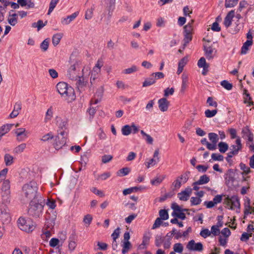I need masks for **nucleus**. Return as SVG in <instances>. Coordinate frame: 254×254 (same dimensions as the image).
Returning a JSON list of instances; mask_svg holds the SVG:
<instances>
[{
    "label": "nucleus",
    "mask_w": 254,
    "mask_h": 254,
    "mask_svg": "<svg viewBox=\"0 0 254 254\" xmlns=\"http://www.w3.org/2000/svg\"><path fill=\"white\" fill-rule=\"evenodd\" d=\"M197 65L199 67H202L204 70L207 68L208 66L206 64V61L204 58H201L198 61Z\"/></svg>",
    "instance_id": "45"
},
{
    "label": "nucleus",
    "mask_w": 254,
    "mask_h": 254,
    "mask_svg": "<svg viewBox=\"0 0 254 254\" xmlns=\"http://www.w3.org/2000/svg\"><path fill=\"white\" fill-rule=\"evenodd\" d=\"M186 247L190 251L195 252H201L203 249V245L201 243H195L193 240L190 241Z\"/></svg>",
    "instance_id": "13"
},
{
    "label": "nucleus",
    "mask_w": 254,
    "mask_h": 254,
    "mask_svg": "<svg viewBox=\"0 0 254 254\" xmlns=\"http://www.w3.org/2000/svg\"><path fill=\"white\" fill-rule=\"evenodd\" d=\"M17 2L21 7H26V9L33 8L35 3L32 0H17Z\"/></svg>",
    "instance_id": "21"
},
{
    "label": "nucleus",
    "mask_w": 254,
    "mask_h": 254,
    "mask_svg": "<svg viewBox=\"0 0 254 254\" xmlns=\"http://www.w3.org/2000/svg\"><path fill=\"white\" fill-rule=\"evenodd\" d=\"M163 243L164 248L165 249H168L170 248L171 245V240L164 238L162 240Z\"/></svg>",
    "instance_id": "63"
},
{
    "label": "nucleus",
    "mask_w": 254,
    "mask_h": 254,
    "mask_svg": "<svg viewBox=\"0 0 254 254\" xmlns=\"http://www.w3.org/2000/svg\"><path fill=\"white\" fill-rule=\"evenodd\" d=\"M106 3L107 4L108 8L109 9V13L111 11H112L114 8L115 3L116 0H105Z\"/></svg>",
    "instance_id": "52"
},
{
    "label": "nucleus",
    "mask_w": 254,
    "mask_h": 254,
    "mask_svg": "<svg viewBox=\"0 0 254 254\" xmlns=\"http://www.w3.org/2000/svg\"><path fill=\"white\" fill-rule=\"evenodd\" d=\"M164 178V176L156 177L155 178L151 181V183L152 185L158 186L163 181Z\"/></svg>",
    "instance_id": "38"
},
{
    "label": "nucleus",
    "mask_w": 254,
    "mask_h": 254,
    "mask_svg": "<svg viewBox=\"0 0 254 254\" xmlns=\"http://www.w3.org/2000/svg\"><path fill=\"white\" fill-rule=\"evenodd\" d=\"M204 50L205 52V55L207 59H211L213 58L214 54L216 51L214 48L211 47H205Z\"/></svg>",
    "instance_id": "23"
},
{
    "label": "nucleus",
    "mask_w": 254,
    "mask_h": 254,
    "mask_svg": "<svg viewBox=\"0 0 254 254\" xmlns=\"http://www.w3.org/2000/svg\"><path fill=\"white\" fill-rule=\"evenodd\" d=\"M60 0H51L47 14L50 15L56 7Z\"/></svg>",
    "instance_id": "40"
},
{
    "label": "nucleus",
    "mask_w": 254,
    "mask_h": 254,
    "mask_svg": "<svg viewBox=\"0 0 254 254\" xmlns=\"http://www.w3.org/2000/svg\"><path fill=\"white\" fill-rule=\"evenodd\" d=\"M45 204V200L42 196H39L37 199L32 200L28 209L29 214L34 218L40 217L42 215Z\"/></svg>",
    "instance_id": "3"
},
{
    "label": "nucleus",
    "mask_w": 254,
    "mask_h": 254,
    "mask_svg": "<svg viewBox=\"0 0 254 254\" xmlns=\"http://www.w3.org/2000/svg\"><path fill=\"white\" fill-rule=\"evenodd\" d=\"M122 133L124 135H128L131 133V126L125 125L122 128Z\"/></svg>",
    "instance_id": "39"
},
{
    "label": "nucleus",
    "mask_w": 254,
    "mask_h": 254,
    "mask_svg": "<svg viewBox=\"0 0 254 254\" xmlns=\"http://www.w3.org/2000/svg\"><path fill=\"white\" fill-rule=\"evenodd\" d=\"M192 34L184 33V46L185 47L191 40Z\"/></svg>",
    "instance_id": "57"
},
{
    "label": "nucleus",
    "mask_w": 254,
    "mask_h": 254,
    "mask_svg": "<svg viewBox=\"0 0 254 254\" xmlns=\"http://www.w3.org/2000/svg\"><path fill=\"white\" fill-rule=\"evenodd\" d=\"M54 124L57 127V131L60 135H68V120L61 116H56Z\"/></svg>",
    "instance_id": "5"
},
{
    "label": "nucleus",
    "mask_w": 254,
    "mask_h": 254,
    "mask_svg": "<svg viewBox=\"0 0 254 254\" xmlns=\"http://www.w3.org/2000/svg\"><path fill=\"white\" fill-rule=\"evenodd\" d=\"M158 107L162 112H166L168 109L169 102L165 98H162L158 101Z\"/></svg>",
    "instance_id": "19"
},
{
    "label": "nucleus",
    "mask_w": 254,
    "mask_h": 254,
    "mask_svg": "<svg viewBox=\"0 0 254 254\" xmlns=\"http://www.w3.org/2000/svg\"><path fill=\"white\" fill-rule=\"evenodd\" d=\"M90 190L94 194L100 197H104L105 196L104 192L101 190H98L96 188L93 187L90 189Z\"/></svg>",
    "instance_id": "60"
},
{
    "label": "nucleus",
    "mask_w": 254,
    "mask_h": 254,
    "mask_svg": "<svg viewBox=\"0 0 254 254\" xmlns=\"http://www.w3.org/2000/svg\"><path fill=\"white\" fill-rule=\"evenodd\" d=\"M103 65V63L102 60H98L95 65L93 68L92 71H91V75L90 77V83L91 84L93 83V81H94L98 78V74L101 71V68Z\"/></svg>",
    "instance_id": "9"
},
{
    "label": "nucleus",
    "mask_w": 254,
    "mask_h": 254,
    "mask_svg": "<svg viewBox=\"0 0 254 254\" xmlns=\"http://www.w3.org/2000/svg\"><path fill=\"white\" fill-rule=\"evenodd\" d=\"M2 191L6 196L10 194V182L8 180L3 181L2 186Z\"/></svg>",
    "instance_id": "25"
},
{
    "label": "nucleus",
    "mask_w": 254,
    "mask_h": 254,
    "mask_svg": "<svg viewBox=\"0 0 254 254\" xmlns=\"http://www.w3.org/2000/svg\"><path fill=\"white\" fill-rule=\"evenodd\" d=\"M22 108V104L20 102H17L14 105L13 110L10 114L9 118L13 119L16 118L20 113Z\"/></svg>",
    "instance_id": "17"
},
{
    "label": "nucleus",
    "mask_w": 254,
    "mask_h": 254,
    "mask_svg": "<svg viewBox=\"0 0 254 254\" xmlns=\"http://www.w3.org/2000/svg\"><path fill=\"white\" fill-rule=\"evenodd\" d=\"M239 0H225V6L226 7H233L237 5Z\"/></svg>",
    "instance_id": "44"
},
{
    "label": "nucleus",
    "mask_w": 254,
    "mask_h": 254,
    "mask_svg": "<svg viewBox=\"0 0 254 254\" xmlns=\"http://www.w3.org/2000/svg\"><path fill=\"white\" fill-rule=\"evenodd\" d=\"M18 227L26 232H31L35 228V224L30 218L20 217L17 221Z\"/></svg>",
    "instance_id": "6"
},
{
    "label": "nucleus",
    "mask_w": 254,
    "mask_h": 254,
    "mask_svg": "<svg viewBox=\"0 0 254 254\" xmlns=\"http://www.w3.org/2000/svg\"><path fill=\"white\" fill-rule=\"evenodd\" d=\"M253 42L251 40H247L241 48V54L245 55L249 50L250 47L252 45Z\"/></svg>",
    "instance_id": "29"
},
{
    "label": "nucleus",
    "mask_w": 254,
    "mask_h": 254,
    "mask_svg": "<svg viewBox=\"0 0 254 254\" xmlns=\"http://www.w3.org/2000/svg\"><path fill=\"white\" fill-rule=\"evenodd\" d=\"M17 15L16 13L10 14L8 17V22L9 24L12 26H14L17 23Z\"/></svg>",
    "instance_id": "33"
},
{
    "label": "nucleus",
    "mask_w": 254,
    "mask_h": 254,
    "mask_svg": "<svg viewBox=\"0 0 254 254\" xmlns=\"http://www.w3.org/2000/svg\"><path fill=\"white\" fill-rule=\"evenodd\" d=\"M38 187L35 181H31L25 184L22 188V196L27 201L34 200L38 199L41 194L38 193Z\"/></svg>",
    "instance_id": "1"
},
{
    "label": "nucleus",
    "mask_w": 254,
    "mask_h": 254,
    "mask_svg": "<svg viewBox=\"0 0 254 254\" xmlns=\"http://www.w3.org/2000/svg\"><path fill=\"white\" fill-rule=\"evenodd\" d=\"M192 193V189L190 188H187L185 190L178 193V197L181 201L188 200Z\"/></svg>",
    "instance_id": "14"
},
{
    "label": "nucleus",
    "mask_w": 254,
    "mask_h": 254,
    "mask_svg": "<svg viewBox=\"0 0 254 254\" xmlns=\"http://www.w3.org/2000/svg\"><path fill=\"white\" fill-rule=\"evenodd\" d=\"M97 135L100 140H104L107 138V135L102 128H99L97 131Z\"/></svg>",
    "instance_id": "53"
},
{
    "label": "nucleus",
    "mask_w": 254,
    "mask_h": 254,
    "mask_svg": "<svg viewBox=\"0 0 254 254\" xmlns=\"http://www.w3.org/2000/svg\"><path fill=\"white\" fill-rule=\"evenodd\" d=\"M234 16L235 11L234 10H231L227 14L223 22L224 25L226 28L229 27L231 25L232 19L234 18Z\"/></svg>",
    "instance_id": "20"
},
{
    "label": "nucleus",
    "mask_w": 254,
    "mask_h": 254,
    "mask_svg": "<svg viewBox=\"0 0 254 254\" xmlns=\"http://www.w3.org/2000/svg\"><path fill=\"white\" fill-rule=\"evenodd\" d=\"M90 67L88 65H85L82 68L81 73L77 76L76 79L72 80L76 82L75 84L79 89L82 90L88 83V76L90 74Z\"/></svg>",
    "instance_id": "4"
},
{
    "label": "nucleus",
    "mask_w": 254,
    "mask_h": 254,
    "mask_svg": "<svg viewBox=\"0 0 254 254\" xmlns=\"http://www.w3.org/2000/svg\"><path fill=\"white\" fill-rule=\"evenodd\" d=\"M26 146L25 143H22L14 148V152L16 153H20L24 150Z\"/></svg>",
    "instance_id": "55"
},
{
    "label": "nucleus",
    "mask_w": 254,
    "mask_h": 254,
    "mask_svg": "<svg viewBox=\"0 0 254 254\" xmlns=\"http://www.w3.org/2000/svg\"><path fill=\"white\" fill-rule=\"evenodd\" d=\"M182 85L181 91L184 92L188 87L189 83V76L188 75L184 73L182 75Z\"/></svg>",
    "instance_id": "22"
},
{
    "label": "nucleus",
    "mask_w": 254,
    "mask_h": 254,
    "mask_svg": "<svg viewBox=\"0 0 254 254\" xmlns=\"http://www.w3.org/2000/svg\"><path fill=\"white\" fill-rule=\"evenodd\" d=\"M156 82L155 79L153 77L146 79L143 83V87H147L153 84Z\"/></svg>",
    "instance_id": "56"
},
{
    "label": "nucleus",
    "mask_w": 254,
    "mask_h": 254,
    "mask_svg": "<svg viewBox=\"0 0 254 254\" xmlns=\"http://www.w3.org/2000/svg\"><path fill=\"white\" fill-rule=\"evenodd\" d=\"M166 24V20L162 17L156 19V26L158 27H164Z\"/></svg>",
    "instance_id": "41"
},
{
    "label": "nucleus",
    "mask_w": 254,
    "mask_h": 254,
    "mask_svg": "<svg viewBox=\"0 0 254 254\" xmlns=\"http://www.w3.org/2000/svg\"><path fill=\"white\" fill-rule=\"evenodd\" d=\"M221 85L228 90H231L233 87L232 84L227 80H223L221 81Z\"/></svg>",
    "instance_id": "59"
},
{
    "label": "nucleus",
    "mask_w": 254,
    "mask_h": 254,
    "mask_svg": "<svg viewBox=\"0 0 254 254\" xmlns=\"http://www.w3.org/2000/svg\"><path fill=\"white\" fill-rule=\"evenodd\" d=\"M209 180L210 179L209 177L206 175H204L201 176L197 182H195V184L198 185H204L208 183Z\"/></svg>",
    "instance_id": "35"
},
{
    "label": "nucleus",
    "mask_w": 254,
    "mask_h": 254,
    "mask_svg": "<svg viewBox=\"0 0 254 254\" xmlns=\"http://www.w3.org/2000/svg\"><path fill=\"white\" fill-rule=\"evenodd\" d=\"M208 138L212 143L215 144L217 143L219 139L218 135L213 132L208 133Z\"/></svg>",
    "instance_id": "47"
},
{
    "label": "nucleus",
    "mask_w": 254,
    "mask_h": 254,
    "mask_svg": "<svg viewBox=\"0 0 254 254\" xmlns=\"http://www.w3.org/2000/svg\"><path fill=\"white\" fill-rule=\"evenodd\" d=\"M94 10V6L93 5L91 8H89L86 11L85 14V18L86 19L89 20L92 18L93 15Z\"/></svg>",
    "instance_id": "46"
},
{
    "label": "nucleus",
    "mask_w": 254,
    "mask_h": 254,
    "mask_svg": "<svg viewBox=\"0 0 254 254\" xmlns=\"http://www.w3.org/2000/svg\"><path fill=\"white\" fill-rule=\"evenodd\" d=\"M217 113V110H210L208 109L205 111V115L207 118H212L215 116Z\"/></svg>",
    "instance_id": "58"
},
{
    "label": "nucleus",
    "mask_w": 254,
    "mask_h": 254,
    "mask_svg": "<svg viewBox=\"0 0 254 254\" xmlns=\"http://www.w3.org/2000/svg\"><path fill=\"white\" fill-rule=\"evenodd\" d=\"M218 146L219 151L221 153H225L228 149V145L224 142H220Z\"/></svg>",
    "instance_id": "43"
},
{
    "label": "nucleus",
    "mask_w": 254,
    "mask_h": 254,
    "mask_svg": "<svg viewBox=\"0 0 254 254\" xmlns=\"http://www.w3.org/2000/svg\"><path fill=\"white\" fill-rule=\"evenodd\" d=\"M49 47V41L46 39L40 45V48L43 51H46Z\"/></svg>",
    "instance_id": "64"
},
{
    "label": "nucleus",
    "mask_w": 254,
    "mask_h": 254,
    "mask_svg": "<svg viewBox=\"0 0 254 254\" xmlns=\"http://www.w3.org/2000/svg\"><path fill=\"white\" fill-rule=\"evenodd\" d=\"M79 12L78 11L75 12L70 15L66 17H63L61 19V23L64 25L69 24L78 16Z\"/></svg>",
    "instance_id": "18"
},
{
    "label": "nucleus",
    "mask_w": 254,
    "mask_h": 254,
    "mask_svg": "<svg viewBox=\"0 0 254 254\" xmlns=\"http://www.w3.org/2000/svg\"><path fill=\"white\" fill-rule=\"evenodd\" d=\"M173 250L174 252L181 254L184 250V247L181 243H176L173 246Z\"/></svg>",
    "instance_id": "42"
},
{
    "label": "nucleus",
    "mask_w": 254,
    "mask_h": 254,
    "mask_svg": "<svg viewBox=\"0 0 254 254\" xmlns=\"http://www.w3.org/2000/svg\"><path fill=\"white\" fill-rule=\"evenodd\" d=\"M224 202L227 205V207L231 210L239 209L240 206L239 199L238 197L235 195H233L231 197L227 196L224 199Z\"/></svg>",
    "instance_id": "8"
},
{
    "label": "nucleus",
    "mask_w": 254,
    "mask_h": 254,
    "mask_svg": "<svg viewBox=\"0 0 254 254\" xmlns=\"http://www.w3.org/2000/svg\"><path fill=\"white\" fill-rule=\"evenodd\" d=\"M16 139L18 141H22L28 138L29 132L25 128L20 127L14 130Z\"/></svg>",
    "instance_id": "11"
},
{
    "label": "nucleus",
    "mask_w": 254,
    "mask_h": 254,
    "mask_svg": "<svg viewBox=\"0 0 254 254\" xmlns=\"http://www.w3.org/2000/svg\"><path fill=\"white\" fill-rule=\"evenodd\" d=\"M76 247V243L75 241L70 239L68 241V249L70 252H72Z\"/></svg>",
    "instance_id": "50"
},
{
    "label": "nucleus",
    "mask_w": 254,
    "mask_h": 254,
    "mask_svg": "<svg viewBox=\"0 0 254 254\" xmlns=\"http://www.w3.org/2000/svg\"><path fill=\"white\" fill-rule=\"evenodd\" d=\"M189 179V174L185 173L180 176L177 177L173 183V186L174 190H179L182 185L186 183Z\"/></svg>",
    "instance_id": "10"
},
{
    "label": "nucleus",
    "mask_w": 254,
    "mask_h": 254,
    "mask_svg": "<svg viewBox=\"0 0 254 254\" xmlns=\"http://www.w3.org/2000/svg\"><path fill=\"white\" fill-rule=\"evenodd\" d=\"M242 148L241 139L240 137H238L235 141V144L231 146L230 150L232 151V154H237Z\"/></svg>",
    "instance_id": "16"
},
{
    "label": "nucleus",
    "mask_w": 254,
    "mask_h": 254,
    "mask_svg": "<svg viewBox=\"0 0 254 254\" xmlns=\"http://www.w3.org/2000/svg\"><path fill=\"white\" fill-rule=\"evenodd\" d=\"M140 133L142 134V135L144 137L145 140L147 143L149 144H152L153 139V138L150 135L147 134L142 130L140 131Z\"/></svg>",
    "instance_id": "49"
},
{
    "label": "nucleus",
    "mask_w": 254,
    "mask_h": 254,
    "mask_svg": "<svg viewBox=\"0 0 254 254\" xmlns=\"http://www.w3.org/2000/svg\"><path fill=\"white\" fill-rule=\"evenodd\" d=\"M243 137L247 138L249 141H253L254 135L248 127H245L242 130Z\"/></svg>",
    "instance_id": "24"
},
{
    "label": "nucleus",
    "mask_w": 254,
    "mask_h": 254,
    "mask_svg": "<svg viewBox=\"0 0 254 254\" xmlns=\"http://www.w3.org/2000/svg\"><path fill=\"white\" fill-rule=\"evenodd\" d=\"M137 70V67L136 65H133L130 67L124 69L123 71V73L124 74H130L136 71Z\"/></svg>",
    "instance_id": "48"
},
{
    "label": "nucleus",
    "mask_w": 254,
    "mask_h": 254,
    "mask_svg": "<svg viewBox=\"0 0 254 254\" xmlns=\"http://www.w3.org/2000/svg\"><path fill=\"white\" fill-rule=\"evenodd\" d=\"M160 218L162 220H166L169 218V215L167 210L161 209L159 211Z\"/></svg>",
    "instance_id": "54"
},
{
    "label": "nucleus",
    "mask_w": 254,
    "mask_h": 254,
    "mask_svg": "<svg viewBox=\"0 0 254 254\" xmlns=\"http://www.w3.org/2000/svg\"><path fill=\"white\" fill-rule=\"evenodd\" d=\"M244 100L245 104H247L248 106L253 105V102L252 101V98L247 90L244 91Z\"/></svg>",
    "instance_id": "30"
},
{
    "label": "nucleus",
    "mask_w": 254,
    "mask_h": 254,
    "mask_svg": "<svg viewBox=\"0 0 254 254\" xmlns=\"http://www.w3.org/2000/svg\"><path fill=\"white\" fill-rule=\"evenodd\" d=\"M45 204L49 207L50 209H54L56 206L55 201L53 199H48Z\"/></svg>",
    "instance_id": "61"
},
{
    "label": "nucleus",
    "mask_w": 254,
    "mask_h": 254,
    "mask_svg": "<svg viewBox=\"0 0 254 254\" xmlns=\"http://www.w3.org/2000/svg\"><path fill=\"white\" fill-rule=\"evenodd\" d=\"M53 109L52 107H50L49 108H48L45 114L44 118V122L45 123H49L51 121L53 117Z\"/></svg>",
    "instance_id": "27"
},
{
    "label": "nucleus",
    "mask_w": 254,
    "mask_h": 254,
    "mask_svg": "<svg viewBox=\"0 0 254 254\" xmlns=\"http://www.w3.org/2000/svg\"><path fill=\"white\" fill-rule=\"evenodd\" d=\"M60 135L59 134L58 136L56 137V142L55 143V147L56 149H59L62 147V146H64L66 142V139L67 137V135H61V138L60 136Z\"/></svg>",
    "instance_id": "15"
},
{
    "label": "nucleus",
    "mask_w": 254,
    "mask_h": 254,
    "mask_svg": "<svg viewBox=\"0 0 254 254\" xmlns=\"http://www.w3.org/2000/svg\"><path fill=\"white\" fill-rule=\"evenodd\" d=\"M160 161L159 152L158 149L155 150L153 158L148 159L147 161L145 162V165L147 168L154 166Z\"/></svg>",
    "instance_id": "12"
},
{
    "label": "nucleus",
    "mask_w": 254,
    "mask_h": 254,
    "mask_svg": "<svg viewBox=\"0 0 254 254\" xmlns=\"http://www.w3.org/2000/svg\"><path fill=\"white\" fill-rule=\"evenodd\" d=\"M83 66L81 62H75L69 67L66 74L67 76L72 80L76 79L77 76L81 74L79 71L81 69L82 70Z\"/></svg>",
    "instance_id": "7"
},
{
    "label": "nucleus",
    "mask_w": 254,
    "mask_h": 254,
    "mask_svg": "<svg viewBox=\"0 0 254 254\" xmlns=\"http://www.w3.org/2000/svg\"><path fill=\"white\" fill-rule=\"evenodd\" d=\"M102 92H101L99 93H96L94 95V98L91 100V104H96L98 102H99L102 99Z\"/></svg>",
    "instance_id": "37"
},
{
    "label": "nucleus",
    "mask_w": 254,
    "mask_h": 254,
    "mask_svg": "<svg viewBox=\"0 0 254 254\" xmlns=\"http://www.w3.org/2000/svg\"><path fill=\"white\" fill-rule=\"evenodd\" d=\"M13 157L9 154H6L4 157L5 164L6 166H10L13 163Z\"/></svg>",
    "instance_id": "36"
},
{
    "label": "nucleus",
    "mask_w": 254,
    "mask_h": 254,
    "mask_svg": "<svg viewBox=\"0 0 254 254\" xmlns=\"http://www.w3.org/2000/svg\"><path fill=\"white\" fill-rule=\"evenodd\" d=\"M139 189V188H137V187L129 188L128 189H125L123 191V193L124 195H126L130 194L134 191H136Z\"/></svg>",
    "instance_id": "51"
},
{
    "label": "nucleus",
    "mask_w": 254,
    "mask_h": 254,
    "mask_svg": "<svg viewBox=\"0 0 254 254\" xmlns=\"http://www.w3.org/2000/svg\"><path fill=\"white\" fill-rule=\"evenodd\" d=\"M58 92L67 102H71L75 99L74 89L64 82H60L56 85Z\"/></svg>",
    "instance_id": "2"
},
{
    "label": "nucleus",
    "mask_w": 254,
    "mask_h": 254,
    "mask_svg": "<svg viewBox=\"0 0 254 254\" xmlns=\"http://www.w3.org/2000/svg\"><path fill=\"white\" fill-rule=\"evenodd\" d=\"M211 235V232L208 229H204L201 231L200 235L204 238H206Z\"/></svg>",
    "instance_id": "62"
},
{
    "label": "nucleus",
    "mask_w": 254,
    "mask_h": 254,
    "mask_svg": "<svg viewBox=\"0 0 254 254\" xmlns=\"http://www.w3.org/2000/svg\"><path fill=\"white\" fill-rule=\"evenodd\" d=\"M63 37V34L62 33H57L53 36L52 38V43L53 44L56 46L58 45L62 38Z\"/></svg>",
    "instance_id": "34"
},
{
    "label": "nucleus",
    "mask_w": 254,
    "mask_h": 254,
    "mask_svg": "<svg viewBox=\"0 0 254 254\" xmlns=\"http://www.w3.org/2000/svg\"><path fill=\"white\" fill-rule=\"evenodd\" d=\"M14 125L12 124H8L2 126L0 128V136H3L7 133Z\"/></svg>",
    "instance_id": "26"
},
{
    "label": "nucleus",
    "mask_w": 254,
    "mask_h": 254,
    "mask_svg": "<svg viewBox=\"0 0 254 254\" xmlns=\"http://www.w3.org/2000/svg\"><path fill=\"white\" fill-rule=\"evenodd\" d=\"M130 169L128 167H125L119 170L117 172V175L120 177H124L127 175L130 172Z\"/></svg>",
    "instance_id": "32"
},
{
    "label": "nucleus",
    "mask_w": 254,
    "mask_h": 254,
    "mask_svg": "<svg viewBox=\"0 0 254 254\" xmlns=\"http://www.w3.org/2000/svg\"><path fill=\"white\" fill-rule=\"evenodd\" d=\"M111 173L110 172H105L103 173L96 176V178L98 181H105L107 180L111 176Z\"/></svg>",
    "instance_id": "31"
},
{
    "label": "nucleus",
    "mask_w": 254,
    "mask_h": 254,
    "mask_svg": "<svg viewBox=\"0 0 254 254\" xmlns=\"http://www.w3.org/2000/svg\"><path fill=\"white\" fill-rule=\"evenodd\" d=\"M193 22L194 20H191L190 22L184 27V33L192 34L193 30Z\"/></svg>",
    "instance_id": "28"
}]
</instances>
